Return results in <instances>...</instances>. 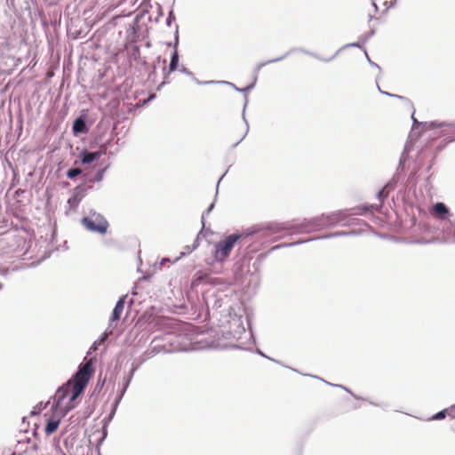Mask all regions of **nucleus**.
<instances>
[{
	"instance_id": "nucleus-1",
	"label": "nucleus",
	"mask_w": 455,
	"mask_h": 455,
	"mask_svg": "<svg viewBox=\"0 0 455 455\" xmlns=\"http://www.w3.org/2000/svg\"><path fill=\"white\" fill-rule=\"evenodd\" d=\"M93 360L90 358L81 364L78 371L66 384L58 388L54 397L55 410L60 416L75 408L76 400L84 392L94 373Z\"/></svg>"
},
{
	"instance_id": "nucleus-2",
	"label": "nucleus",
	"mask_w": 455,
	"mask_h": 455,
	"mask_svg": "<svg viewBox=\"0 0 455 455\" xmlns=\"http://www.w3.org/2000/svg\"><path fill=\"white\" fill-rule=\"evenodd\" d=\"M239 235H230L216 245L214 257L218 261H223L232 251L235 243L240 239Z\"/></svg>"
},
{
	"instance_id": "nucleus-3",
	"label": "nucleus",
	"mask_w": 455,
	"mask_h": 455,
	"mask_svg": "<svg viewBox=\"0 0 455 455\" xmlns=\"http://www.w3.org/2000/svg\"><path fill=\"white\" fill-rule=\"evenodd\" d=\"M93 217L94 219L84 217L82 220V223L87 229L91 231L105 234L108 228V222L107 220L100 214L93 215Z\"/></svg>"
},
{
	"instance_id": "nucleus-4",
	"label": "nucleus",
	"mask_w": 455,
	"mask_h": 455,
	"mask_svg": "<svg viewBox=\"0 0 455 455\" xmlns=\"http://www.w3.org/2000/svg\"><path fill=\"white\" fill-rule=\"evenodd\" d=\"M430 213L434 217L444 220L449 213V209L443 203H436L430 211Z\"/></svg>"
},
{
	"instance_id": "nucleus-5",
	"label": "nucleus",
	"mask_w": 455,
	"mask_h": 455,
	"mask_svg": "<svg viewBox=\"0 0 455 455\" xmlns=\"http://www.w3.org/2000/svg\"><path fill=\"white\" fill-rule=\"evenodd\" d=\"M60 423V418L52 417L48 419L45 427H44V433L46 435H52L59 427Z\"/></svg>"
},
{
	"instance_id": "nucleus-6",
	"label": "nucleus",
	"mask_w": 455,
	"mask_h": 455,
	"mask_svg": "<svg viewBox=\"0 0 455 455\" xmlns=\"http://www.w3.org/2000/svg\"><path fill=\"white\" fill-rule=\"evenodd\" d=\"M82 156V163L84 164H92L93 161L98 160L101 156V152H88L86 150H84L81 153Z\"/></svg>"
},
{
	"instance_id": "nucleus-7",
	"label": "nucleus",
	"mask_w": 455,
	"mask_h": 455,
	"mask_svg": "<svg viewBox=\"0 0 455 455\" xmlns=\"http://www.w3.org/2000/svg\"><path fill=\"white\" fill-rule=\"evenodd\" d=\"M373 5L375 6L377 11L381 12H387L392 5V0H373Z\"/></svg>"
},
{
	"instance_id": "nucleus-8",
	"label": "nucleus",
	"mask_w": 455,
	"mask_h": 455,
	"mask_svg": "<svg viewBox=\"0 0 455 455\" xmlns=\"http://www.w3.org/2000/svg\"><path fill=\"white\" fill-rule=\"evenodd\" d=\"M124 298L123 297L116 304V307H115V308L113 310V314H112V318H111L112 321H117L120 319V316L124 311Z\"/></svg>"
},
{
	"instance_id": "nucleus-9",
	"label": "nucleus",
	"mask_w": 455,
	"mask_h": 455,
	"mask_svg": "<svg viewBox=\"0 0 455 455\" xmlns=\"http://www.w3.org/2000/svg\"><path fill=\"white\" fill-rule=\"evenodd\" d=\"M446 414H448L450 416H454L455 415V405L451 406V408H449L447 410L439 411L438 413H436L435 415H434L432 417V419H435V420L443 419L445 418Z\"/></svg>"
},
{
	"instance_id": "nucleus-10",
	"label": "nucleus",
	"mask_w": 455,
	"mask_h": 455,
	"mask_svg": "<svg viewBox=\"0 0 455 455\" xmlns=\"http://www.w3.org/2000/svg\"><path fill=\"white\" fill-rule=\"evenodd\" d=\"M86 130L85 122L82 118H77L74 122L73 131L75 133L84 132Z\"/></svg>"
},
{
	"instance_id": "nucleus-11",
	"label": "nucleus",
	"mask_w": 455,
	"mask_h": 455,
	"mask_svg": "<svg viewBox=\"0 0 455 455\" xmlns=\"http://www.w3.org/2000/svg\"><path fill=\"white\" fill-rule=\"evenodd\" d=\"M179 63V54L177 50L175 49L172 54V59L169 66V73L173 72L177 69Z\"/></svg>"
},
{
	"instance_id": "nucleus-12",
	"label": "nucleus",
	"mask_w": 455,
	"mask_h": 455,
	"mask_svg": "<svg viewBox=\"0 0 455 455\" xmlns=\"http://www.w3.org/2000/svg\"><path fill=\"white\" fill-rule=\"evenodd\" d=\"M81 172L82 171L78 168L69 169L67 172V176L72 180L75 179L79 174H81Z\"/></svg>"
},
{
	"instance_id": "nucleus-13",
	"label": "nucleus",
	"mask_w": 455,
	"mask_h": 455,
	"mask_svg": "<svg viewBox=\"0 0 455 455\" xmlns=\"http://www.w3.org/2000/svg\"><path fill=\"white\" fill-rule=\"evenodd\" d=\"M80 200L78 199V197L76 196H74L72 197H70L68 201V204L70 205V207L72 208H76L77 207L78 204H79Z\"/></svg>"
},
{
	"instance_id": "nucleus-14",
	"label": "nucleus",
	"mask_w": 455,
	"mask_h": 455,
	"mask_svg": "<svg viewBox=\"0 0 455 455\" xmlns=\"http://www.w3.org/2000/svg\"><path fill=\"white\" fill-rule=\"evenodd\" d=\"M103 173H104V171H103V170H101V171L98 172L96 173V175H95V180H96L97 181H100V180H102Z\"/></svg>"
},
{
	"instance_id": "nucleus-15",
	"label": "nucleus",
	"mask_w": 455,
	"mask_h": 455,
	"mask_svg": "<svg viewBox=\"0 0 455 455\" xmlns=\"http://www.w3.org/2000/svg\"><path fill=\"white\" fill-rule=\"evenodd\" d=\"M285 229L286 228H281V227L276 226L275 228H273L272 233L273 234H277V233H279V232H281L283 230H285Z\"/></svg>"
}]
</instances>
